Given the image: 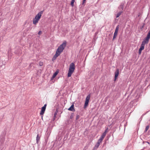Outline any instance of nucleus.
Returning a JSON list of instances; mask_svg holds the SVG:
<instances>
[{
    "label": "nucleus",
    "instance_id": "obj_1",
    "mask_svg": "<svg viewBox=\"0 0 150 150\" xmlns=\"http://www.w3.org/2000/svg\"><path fill=\"white\" fill-rule=\"evenodd\" d=\"M150 38V30L149 31L147 36L142 42L141 47L139 49L143 50L144 49L145 45L147 44L149 41V39Z\"/></svg>",
    "mask_w": 150,
    "mask_h": 150
},
{
    "label": "nucleus",
    "instance_id": "obj_2",
    "mask_svg": "<svg viewBox=\"0 0 150 150\" xmlns=\"http://www.w3.org/2000/svg\"><path fill=\"white\" fill-rule=\"evenodd\" d=\"M66 43V41L64 42L62 44H61L57 49V50H58L57 52H59V51L61 53L65 47L67 45Z\"/></svg>",
    "mask_w": 150,
    "mask_h": 150
},
{
    "label": "nucleus",
    "instance_id": "obj_3",
    "mask_svg": "<svg viewBox=\"0 0 150 150\" xmlns=\"http://www.w3.org/2000/svg\"><path fill=\"white\" fill-rule=\"evenodd\" d=\"M75 69V65L73 63H71L69 66V72L67 75H71Z\"/></svg>",
    "mask_w": 150,
    "mask_h": 150
},
{
    "label": "nucleus",
    "instance_id": "obj_4",
    "mask_svg": "<svg viewBox=\"0 0 150 150\" xmlns=\"http://www.w3.org/2000/svg\"><path fill=\"white\" fill-rule=\"evenodd\" d=\"M119 25H117L115 29V30L114 34V36L112 40H113L117 37V35L118 31L119 28Z\"/></svg>",
    "mask_w": 150,
    "mask_h": 150
},
{
    "label": "nucleus",
    "instance_id": "obj_5",
    "mask_svg": "<svg viewBox=\"0 0 150 150\" xmlns=\"http://www.w3.org/2000/svg\"><path fill=\"white\" fill-rule=\"evenodd\" d=\"M43 11H40L39 12L37 15L35 16V18L39 20L41 16V14L43 13Z\"/></svg>",
    "mask_w": 150,
    "mask_h": 150
},
{
    "label": "nucleus",
    "instance_id": "obj_6",
    "mask_svg": "<svg viewBox=\"0 0 150 150\" xmlns=\"http://www.w3.org/2000/svg\"><path fill=\"white\" fill-rule=\"evenodd\" d=\"M68 110L72 111H75V110L74 108V105L73 104L68 109Z\"/></svg>",
    "mask_w": 150,
    "mask_h": 150
},
{
    "label": "nucleus",
    "instance_id": "obj_7",
    "mask_svg": "<svg viewBox=\"0 0 150 150\" xmlns=\"http://www.w3.org/2000/svg\"><path fill=\"white\" fill-rule=\"evenodd\" d=\"M46 108L42 107L41 108V110L40 112V114L41 115H43L45 111Z\"/></svg>",
    "mask_w": 150,
    "mask_h": 150
},
{
    "label": "nucleus",
    "instance_id": "obj_8",
    "mask_svg": "<svg viewBox=\"0 0 150 150\" xmlns=\"http://www.w3.org/2000/svg\"><path fill=\"white\" fill-rule=\"evenodd\" d=\"M124 4L123 3H121V4L119 6V8L120 9H122L121 11H122L123 10V8H124Z\"/></svg>",
    "mask_w": 150,
    "mask_h": 150
},
{
    "label": "nucleus",
    "instance_id": "obj_9",
    "mask_svg": "<svg viewBox=\"0 0 150 150\" xmlns=\"http://www.w3.org/2000/svg\"><path fill=\"white\" fill-rule=\"evenodd\" d=\"M39 20L37 19H35V18L33 19V24L35 25L36 24L38 23Z\"/></svg>",
    "mask_w": 150,
    "mask_h": 150
},
{
    "label": "nucleus",
    "instance_id": "obj_10",
    "mask_svg": "<svg viewBox=\"0 0 150 150\" xmlns=\"http://www.w3.org/2000/svg\"><path fill=\"white\" fill-rule=\"evenodd\" d=\"M90 98V95H88L87 96L86 98L85 101L89 102V100Z\"/></svg>",
    "mask_w": 150,
    "mask_h": 150
},
{
    "label": "nucleus",
    "instance_id": "obj_11",
    "mask_svg": "<svg viewBox=\"0 0 150 150\" xmlns=\"http://www.w3.org/2000/svg\"><path fill=\"white\" fill-rule=\"evenodd\" d=\"M57 51L58 50H57L56 53L54 55L57 57L59 56L61 53L59 51V52H58Z\"/></svg>",
    "mask_w": 150,
    "mask_h": 150
},
{
    "label": "nucleus",
    "instance_id": "obj_12",
    "mask_svg": "<svg viewBox=\"0 0 150 150\" xmlns=\"http://www.w3.org/2000/svg\"><path fill=\"white\" fill-rule=\"evenodd\" d=\"M40 139V137L39 136V134H38L36 137V141L38 143V142H39Z\"/></svg>",
    "mask_w": 150,
    "mask_h": 150
},
{
    "label": "nucleus",
    "instance_id": "obj_13",
    "mask_svg": "<svg viewBox=\"0 0 150 150\" xmlns=\"http://www.w3.org/2000/svg\"><path fill=\"white\" fill-rule=\"evenodd\" d=\"M122 11H120L119 13H117L116 14V18H118L121 14Z\"/></svg>",
    "mask_w": 150,
    "mask_h": 150
},
{
    "label": "nucleus",
    "instance_id": "obj_14",
    "mask_svg": "<svg viewBox=\"0 0 150 150\" xmlns=\"http://www.w3.org/2000/svg\"><path fill=\"white\" fill-rule=\"evenodd\" d=\"M88 103L89 102H86V101L85 102V104H84V108H86L88 106Z\"/></svg>",
    "mask_w": 150,
    "mask_h": 150
},
{
    "label": "nucleus",
    "instance_id": "obj_15",
    "mask_svg": "<svg viewBox=\"0 0 150 150\" xmlns=\"http://www.w3.org/2000/svg\"><path fill=\"white\" fill-rule=\"evenodd\" d=\"M119 74V69H117L116 71L115 72V75H118Z\"/></svg>",
    "mask_w": 150,
    "mask_h": 150
},
{
    "label": "nucleus",
    "instance_id": "obj_16",
    "mask_svg": "<svg viewBox=\"0 0 150 150\" xmlns=\"http://www.w3.org/2000/svg\"><path fill=\"white\" fill-rule=\"evenodd\" d=\"M100 143L98 142L96 144L94 148H97L100 145Z\"/></svg>",
    "mask_w": 150,
    "mask_h": 150
},
{
    "label": "nucleus",
    "instance_id": "obj_17",
    "mask_svg": "<svg viewBox=\"0 0 150 150\" xmlns=\"http://www.w3.org/2000/svg\"><path fill=\"white\" fill-rule=\"evenodd\" d=\"M103 139V138H102V137H100V138L98 139V142L100 143H101Z\"/></svg>",
    "mask_w": 150,
    "mask_h": 150
},
{
    "label": "nucleus",
    "instance_id": "obj_18",
    "mask_svg": "<svg viewBox=\"0 0 150 150\" xmlns=\"http://www.w3.org/2000/svg\"><path fill=\"white\" fill-rule=\"evenodd\" d=\"M59 72V70L57 69L53 75H57Z\"/></svg>",
    "mask_w": 150,
    "mask_h": 150
},
{
    "label": "nucleus",
    "instance_id": "obj_19",
    "mask_svg": "<svg viewBox=\"0 0 150 150\" xmlns=\"http://www.w3.org/2000/svg\"><path fill=\"white\" fill-rule=\"evenodd\" d=\"M56 76H52L51 78V80L53 82H54V80L53 81V80L56 77Z\"/></svg>",
    "mask_w": 150,
    "mask_h": 150
},
{
    "label": "nucleus",
    "instance_id": "obj_20",
    "mask_svg": "<svg viewBox=\"0 0 150 150\" xmlns=\"http://www.w3.org/2000/svg\"><path fill=\"white\" fill-rule=\"evenodd\" d=\"M75 1V0H72L71 3V5L72 6H74V4Z\"/></svg>",
    "mask_w": 150,
    "mask_h": 150
},
{
    "label": "nucleus",
    "instance_id": "obj_21",
    "mask_svg": "<svg viewBox=\"0 0 150 150\" xmlns=\"http://www.w3.org/2000/svg\"><path fill=\"white\" fill-rule=\"evenodd\" d=\"M106 134H105V133H103V134H102V135L100 137H102V138H104V137H105V135H106Z\"/></svg>",
    "mask_w": 150,
    "mask_h": 150
},
{
    "label": "nucleus",
    "instance_id": "obj_22",
    "mask_svg": "<svg viewBox=\"0 0 150 150\" xmlns=\"http://www.w3.org/2000/svg\"><path fill=\"white\" fill-rule=\"evenodd\" d=\"M149 126L148 125L146 127L144 132H146L149 129Z\"/></svg>",
    "mask_w": 150,
    "mask_h": 150
},
{
    "label": "nucleus",
    "instance_id": "obj_23",
    "mask_svg": "<svg viewBox=\"0 0 150 150\" xmlns=\"http://www.w3.org/2000/svg\"><path fill=\"white\" fill-rule=\"evenodd\" d=\"M43 65V63L42 62H40L39 63V65L40 66H42Z\"/></svg>",
    "mask_w": 150,
    "mask_h": 150
},
{
    "label": "nucleus",
    "instance_id": "obj_24",
    "mask_svg": "<svg viewBox=\"0 0 150 150\" xmlns=\"http://www.w3.org/2000/svg\"><path fill=\"white\" fill-rule=\"evenodd\" d=\"M74 117V114H72L70 117V118L71 119H72Z\"/></svg>",
    "mask_w": 150,
    "mask_h": 150
},
{
    "label": "nucleus",
    "instance_id": "obj_25",
    "mask_svg": "<svg viewBox=\"0 0 150 150\" xmlns=\"http://www.w3.org/2000/svg\"><path fill=\"white\" fill-rule=\"evenodd\" d=\"M142 50L140 49H139V54H141V52H142Z\"/></svg>",
    "mask_w": 150,
    "mask_h": 150
},
{
    "label": "nucleus",
    "instance_id": "obj_26",
    "mask_svg": "<svg viewBox=\"0 0 150 150\" xmlns=\"http://www.w3.org/2000/svg\"><path fill=\"white\" fill-rule=\"evenodd\" d=\"M57 57H56L54 55V57H53L52 58V60H54V59H56Z\"/></svg>",
    "mask_w": 150,
    "mask_h": 150
},
{
    "label": "nucleus",
    "instance_id": "obj_27",
    "mask_svg": "<svg viewBox=\"0 0 150 150\" xmlns=\"http://www.w3.org/2000/svg\"><path fill=\"white\" fill-rule=\"evenodd\" d=\"M118 76H115L114 80V81H116Z\"/></svg>",
    "mask_w": 150,
    "mask_h": 150
},
{
    "label": "nucleus",
    "instance_id": "obj_28",
    "mask_svg": "<svg viewBox=\"0 0 150 150\" xmlns=\"http://www.w3.org/2000/svg\"><path fill=\"white\" fill-rule=\"evenodd\" d=\"M118 76H115L114 80V81H116Z\"/></svg>",
    "mask_w": 150,
    "mask_h": 150
},
{
    "label": "nucleus",
    "instance_id": "obj_29",
    "mask_svg": "<svg viewBox=\"0 0 150 150\" xmlns=\"http://www.w3.org/2000/svg\"><path fill=\"white\" fill-rule=\"evenodd\" d=\"M118 76H115L114 80V81H116Z\"/></svg>",
    "mask_w": 150,
    "mask_h": 150
},
{
    "label": "nucleus",
    "instance_id": "obj_30",
    "mask_svg": "<svg viewBox=\"0 0 150 150\" xmlns=\"http://www.w3.org/2000/svg\"><path fill=\"white\" fill-rule=\"evenodd\" d=\"M42 33L41 31H39L38 33V35H40Z\"/></svg>",
    "mask_w": 150,
    "mask_h": 150
},
{
    "label": "nucleus",
    "instance_id": "obj_31",
    "mask_svg": "<svg viewBox=\"0 0 150 150\" xmlns=\"http://www.w3.org/2000/svg\"><path fill=\"white\" fill-rule=\"evenodd\" d=\"M79 117V115H77L76 116V120H78Z\"/></svg>",
    "mask_w": 150,
    "mask_h": 150
},
{
    "label": "nucleus",
    "instance_id": "obj_32",
    "mask_svg": "<svg viewBox=\"0 0 150 150\" xmlns=\"http://www.w3.org/2000/svg\"><path fill=\"white\" fill-rule=\"evenodd\" d=\"M108 132V129H106L105 130V132H103L104 133H105V134H106V133L107 132Z\"/></svg>",
    "mask_w": 150,
    "mask_h": 150
},
{
    "label": "nucleus",
    "instance_id": "obj_33",
    "mask_svg": "<svg viewBox=\"0 0 150 150\" xmlns=\"http://www.w3.org/2000/svg\"><path fill=\"white\" fill-rule=\"evenodd\" d=\"M86 0H83L82 5H83L85 3V1Z\"/></svg>",
    "mask_w": 150,
    "mask_h": 150
},
{
    "label": "nucleus",
    "instance_id": "obj_34",
    "mask_svg": "<svg viewBox=\"0 0 150 150\" xmlns=\"http://www.w3.org/2000/svg\"><path fill=\"white\" fill-rule=\"evenodd\" d=\"M46 106H47V104H45L44 106H43L42 107L44 108H46Z\"/></svg>",
    "mask_w": 150,
    "mask_h": 150
},
{
    "label": "nucleus",
    "instance_id": "obj_35",
    "mask_svg": "<svg viewBox=\"0 0 150 150\" xmlns=\"http://www.w3.org/2000/svg\"><path fill=\"white\" fill-rule=\"evenodd\" d=\"M67 76L68 77H70L71 76Z\"/></svg>",
    "mask_w": 150,
    "mask_h": 150
},
{
    "label": "nucleus",
    "instance_id": "obj_36",
    "mask_svg": "<svg viewBox=\"0 0 150 150\" xmlns=\"http://www.w3.org/2000/svg\"><path fill=\"white\" fill-rule=\"evenodd\" d=\"M40 74V73H38V74Z\"/></svg>",
    "mask_w": 150,
    "mask_h": 150
},
{
    "label": "nucleus",
    "instance_id": "obj_37",
    "mask_svg": "<svg viewBox=\"0 0 150 150\" xmlns=\"http://www.w3.org/2000/svg\"><path fill=\"white\" fill-rule=\"evenodd\" d=\"M139 16V15L138 16Z\"/></svg>",
    "mask_w": 150,
    "mask_h": 150
},
{
    "label": "nucleus",
    "instance_id": "obj_38",
    "mask_svg": "<svg viewBox=\"0 0 150 150\" xmlns=\"http://www.w3.org/2000/svg\"><path fill=\"white\" fill-rule=\"evenodd\" d=\"M139 16V15L138 16Z\"/></svg>",
    "mask_w": 150,
    "mask_h": 150
}]
</instances>
